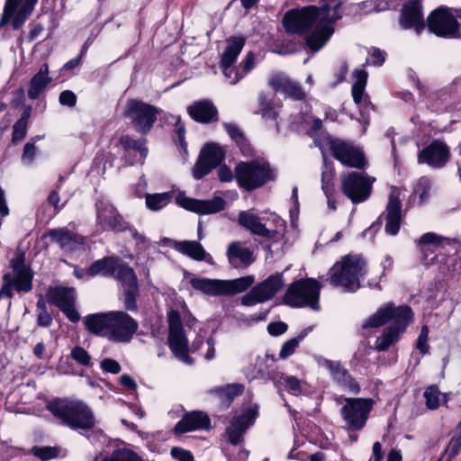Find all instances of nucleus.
I'll use <instances>...</instances> for the list:
<instances>
[{
  "label": "nucleus",
  "instance_id": "1",
  "mask_svg": "<svg viewBox=\"0 0 461 461\" xmlns=\"http://www.w3.org/2000/svg\"><path fill=\"white\" fill-rule=\"evenodd\" d=\"M340 0H321L320 7L309 5L301 10H291L283 18L289 33H304L312 28L307 36L308 47L320 50L334 32L333 23L341 18Z\"/></svg>",
  "mask_w": 461,
  "mask_h": 461
},
{
  "label": "nucleus",
  "instance_id": "2",
  "mask_svg": "<svg viewBox=\"0 0 461 461\" xmlns=\"http://www.w3.org/2000/svg\"><path fill=\"white\" fill-rule=\"evenodd\" d=\"M412 319L413 312L410 306H396L393 303H387L370 315L363 322L362 328H378L392 321V323L384 329L376 341V346H391L400 341Z\"/></svg>",
  "mask_w": 461,
  "mask_h": 461
},
{
  "label": "nucleus",
  "instance_id": "3",
  "mask_svg": "<svg viewBox=\"0 0 461 461\" xmlns=\"http://www.w3.org/2000/svg\"><path fill=\"white\" fill-rule=\"evenodd\" d=\"M85 325L90 332L115 343L129 342L139 328L138 322L122 311L90 314Z\"/></svg>",
  "mask_w": 461,
  "mask_h": 461
},
{
  "label": "nucleus",
  "instance_id": "4",
  "mask_svg": "<svg viewBox=\"0 0 461 461\" xmlns=\"http://www.w3.org/2000/svg\"><path fill=\"white\" fill-rule=\"evenodd\" d=\"M47 410L60 422L72 429L92 430L87 438L92 435L103 433L99 429H94L95 418L92 410L83 401L77 399H55L47 404Z\"/></svg>",
  "mask_w": 461,
  "mask_h": 461
},
{
  "label": "nucleus",
  "instance_id": "5",
  "mask_svg": "<svg viewBox=\"0 0 461 461\" xmlns=\"http://www.w3.org/2000/svg\"><path fill=\"white\" fill-rule=\"evenodd\" d=\"M330 282L341 286L346 292H356L360 287V278L366 274L365 261L357 256H347L330 269Z\"/></svg>",
  "mask_w": 461,
  "mask_h": 461
},
{
  "label": "nucleus",
  "instance_id": "6",
  "mask_svg": "<svg viewBox=\"0 0 461 461\" xmlns=\"http://www.w3.org/2000/svg\"><path fill=\"white\" fill-rule=\"evenodd\" d=\"M321 288V284L314 278L298 280L290 285L284 296V302L291 307H309L318 311Z\"/></svg>",
  "mask_w": 461,
  "mask_h": 461
},
{
  "label": "nucleus",
  "instance_id": "7",
  "mask_svg": "<svg viewBox=\"0 0 461 461\" xmlns=\"http://www.w3.org/2000/svg\"><path fill=\"white\" fill-rule=\"evenodd\" d=\"M235 177L239 185L246 190H253L275 177L269 164L264 160L240 162L235 167Z\"/></svg>",
  "mask_w": 461,
  "mask_h": 461
},
{
  "label": "nucleus",
  "instance_id": "8",
  "mask_svg": "<svg viewBox=\"0 0 461 461\" xmlns=\"http://www.w3.org/2000/svg\"><path fill=\"white\" fill-rule=\"evenodd\" d=\"M160 109L138 99L127 101L124 108V116L134 129L142 134H147L153 127Z\"/></svg>",
  "mask_w": 461,
  "mask_h": 461
},
{
  "label": "nucleus",
  "instance_id": "9",
  "mask_svg": "<svg viewBox=\"0 0 461 461\" xmlns=\"http://www.w3.org/2000/svg\"><path fill=\"white\" fill-rule=\"evenodd\" d=\"M428 26L431 32L446 38H461V23L455 18L453 10L438 7L428 17Z\"/></svg>",
  "mask_w": 461,
  "mask_h": 461
},
{
  "label": "nucleus",
  "instance_id": "10",
  "mask_svg": "<svg viewBox=\"0 0 461 461\" xmlns=\"http://www.w3.org/2000/svg\"><path fill=\"white\" fill-rule=\"evenodd\" d=\"M375 178L357 172H351L341 179L343 194L352 203H359L368 199Z\"/></svg>",
  "mask_w": 461,
  "mask_h": 461
},
{
  "label": "nucleus",
  "instance_id": "11",
  "mask_svg": "<svg viewBox=\"0 0 461 461\" xmlns=\"http://www.w3.org/2000/svg\"><path fill=\"white\" fill-rule=\"evenodd\" d=\"M274 221L276 228L271 230L267 229L260 217L251 210L240 212L238 218L239 224L249 230L252 234L277 241L283 236L282 232L285 228V221L277 216H275Z\"/></svg>",
  "mask_w": 461,
  "mask_h": 461
},
{
  "label": "nucleus",
  "instance_id": "12",
  "mask_svg": "<svg viewBox=\"0 0 461 461\" xmlns=\"http://www.w3.org/2000/svg\"><path fill=\"white\" fill-rule=\"evenodd\" d=\"M372 406L371 399L346 398L341 416L350 429L359 430L365 426Z\"/></svg>",
  "mask_w": 461,
  "mask_h": 461
},
{
  "label": "nucleus",
  "instance_id": "13",
  "mask_svg": "<svg viewBox=\"0 0 461 461\" xmlns=\"http://www.w3.org/2000/svg\"><path fill=\"white\" fill-rule=\"evenodd\" d=\"M284 285L282 275H272L246 294L241 299V303L245 306H253L268 301L283 288Z\"/></svg>",
  "mask_w": 461,
  "mask_h": 461
},
{
  "label": "nucleus",
  "instance_id": "14",
  "mask_svg": "<svg viewBox=\"0 0 461 461\" xmlns=\"http://www.w3.org/2000/svg\"><path fill=\"white\" fill-rule=\"evenodd\" d=\"M225 151L216 143L206 144L201 150L198 160L193 169L195 179H201L218 167L224 159Z\"/></svg>",
  "mask_w": 461,
  "mask_h": 461
},
{
  "label": "nucleus",
  "instance_id": "15",
  "mask_svg": "<svg viewBox=\"0 0 461 461\" xmlns=\"http://www.w3.org/2000/svg\"><path fill=\"white\" fill-rule=\"evenodd\" d=\"M258 416V407L254 404L240 413L234 415L230 426L226 429L229 441L239 445L243 441V435L251 427Z\"/></svg>",
  "mask_w": 461,
  "mask_h": 461
},
{
  "label": "nucleus",
  "instance_id": "16",
  "mask_svg": "<svg viewBox=\"0 0 461 461\" xmlns=\"http://www.w3.org/2000/svg\"><path fill=\"white\" fill-rule=\"evenodd\" d=\"M330 146L334 158L343 165L357 168L365 167L366 159L359 148L339 140H330Z\"/></svg>",
  "mask_w": 461,
  "mask_h": 461
},
{
  "label": "nucleus",
  "instance_id": "17",
  "mask_svg": "<svg viewBox=\"0 0 461 461\" xmlns=\"http://www.w3.org/2000/svg\"><path fill=\"white\" fill-rule=\"evenodd\" d=\"M48 301L60 309L73 322L79 321L80 316L74 307L76 292L73 288L55 287L49 291Z\"/></svg>",
  "mask_w": 461,
  "mask_h": 461
},
{
  "label": "nucleus",
  "instance_id": "18",
  "mask_svg": "<svg viewBox=\"0 0 461 461\" xmlns=\"http://www.w3.org/2000/svg\"><path fill=\"white\" fill-rule=\"evenodd\" d=\"M176 201L179 206L185 210L200 214L216 213L225 207V201L221 197H214L211 200H198L179 194Z\"/></svg>",
  "mask_w": 461,
  "mask_h": 461
},
{
  "label": "nucleus",
  "instance_id": "19",
  "mask_svg": "<svg viewBox=\"0 0 461 461\" xmlns=\"http://www.w3.org/2000/svg\"><path fill=\"white\" fill-rule=\"evenodd\" d=\"M449 157L450 150L447 144L435 140L419 154L418 162L426 163L434 168H440L447 164Z\"/></svg>",
  "mask_w": 461,
  "mask_h": 461
},
{
  "label": "nucleus",
  "instance_id": "20",
  "mask_svg": "<svg viewBox=\"0 0 461 461\" xmlns=\"http://www.w3.org/2000/svg\"><path fill=\"white\" fill-rule=\"evenodd\" d=\"M96 206L97 224L102 229L120 232L128 228L127 222L122 220V216L112 204L100 201L97 203Z\"/></svg>",
  "mask_w": 461,
  "mask_h": 461
},
{
  "label": "nucleus",
  "instance_id": "21",
  "mask_svg": "<svg viewBox=\"0 0 461 461\" xmlns=\"http://www.w3.org/2000/svg\"><path fill=\"white\" fill-rule=\"evenodd\" d=\"M317 361L319 366L329 370L332 379L344 389L355 393L360 391L358 384L351 377L339 362L321 357L317 358Z\"/></svg>",
  "mask_w": 461,
  "mask_h": 461
},
{
  "label": "nucleus",
  "instance_id": "22",
  "mask_svg": "<svg viewBox=\"0 0 461 461\" xmlns=\"http://www.w3.org/2000/svg\"><path fill=\"white\" fill-rule=\"evenodd\" d=\"M401 189L395 186L391 187L388 204L386 207L387 216L385 231L390 235H396L400 229L401 222Z\"/></svg>",
  "mask_w": 461,
  "mask_h": 461
},
{
  "label": "nucleus",
  "instance_id": "23",
  "mask_svg": "<svg viewBox=\"0 0 461 461\" xmlns=\"http://www.w3.org/2000/svg\"><path fill=\"white\" fill-rule=\"evenodd\" d=\"M122 268L130 267L122 264L118 258H104L94 262L86 271V274L90 276H95L97 275L113 276L120 282L124 278V275H122L121 272Z\"/></svg>",
  "mask_w": 461,
  "mask_h": 461
},
{
  "label": "nucleus",
  "instance_id": "24",
  "mask_svg": "<svg viewBox=\"0 0 461 461\" xmlns=\"http://www.w3.org/2000/svg\"><path fill=\"white\" fill-rule=\"evenodd\" d=\"M48 236L51 241L59 244L60 249L66 252L79 249L85 244V239L82 236L73 233L65 228L51 229L48 231Z\"/></svg>",
  "mask_w": 461,
  "mask_h": 461
},
{
  "label": "nucleus",
  "instance_id": "25",
  "mask_svg": "<svg viewBox=\"0 0 461 461\" xmlns=\"http://www.w3.org/2000/svg\"><path fill=\"white\" fill-rule=\"evenodd\" d=\"M421 6L418 1L408 3L402 11L401 23L405 29L413 28L420 34L425 28Z\"/></svg>",
  "mask_w": 461,
  "mask_h": 461
},
{
  "label": "nucleus",
  "instance_id": "26",
  "mask_svg": "<svg viewBox=\"0 0 461 461\" xmlns=\"http://www.w3.org/2000/svg\"><path fill=\"white\" fill-rule=\"evenodd\" d=\"M226 255L229 263L234 267L249 266L254 262L253 251L240 241H233L228 246Z\"/></svg>",
  "mask_w": 461,
  "mask_h": 461
},
{
  "label": "nucleus",
  "instance_id": "27",
  "mask_svg": "<svg viewBox=\"0 0 461 461\" xmlns=\"http://www.w3.org/2000/svg\"><path fill=\"white\" fill-rule=\"evenodd\" d=\"M210 427V420L207 415L202 411H193L185 414L180 420L176 427V434H183L196 429H208Z\"/></svg>",
  "mask_w": 461,
  "mask_h": 461
},
{
  "label": "nucleus",
  "instance_id": "28",
  "mask_svg": "<svg viewBox=\"0 0 461 461\" xmlns=\"http://www.w3.org/2000/svg\"><path fill=\"white\" fill-rule=\"evenodd\" d=\"M173 249L181 254L187 256L197 261H205L209 264H212V258L208 254L203 247L195 240H184L176 241L174 240L172 243Z\"/></svg>",
  "mask_w": 461,
  "mask_h": 461
},
{
  "label": "nucleus",
  "instance_id": "29",
  "mask_svg": "<svg viewBox=\"0 0 461 461\" xmlns=\"http://www.w3.org/2000/svg\"><path fill=\"white\" fill-rule=\"evenodd\" d=\"M122 274L124 278L120 282L124 288V305L129 311L137 309L136 295L138 293L137 277L132 268H122Z\"/></svg>",
  "mask_w": 461,
  "mask_h": 461
},
{
  "label": "nucleus",
  "instance_id": "30",
  "mask_svg": "<svg viewBox=\"0 0 461 461\" xmlns=\"http://www.w3.org/2000/svg\"><path fill=\"white\" fill-rule=\"evenodd\" d=\"M269 86L276 92H283L294 99H303L304 92L295 83L284 75H274L269 78Z\"/></svg>",
  "mask_w": 461,
  "mask_h": 461
},
{
  "label": "nucleus",
  "instance_id": "31",
  "mask_svg": "<svg viewBox=\"0 0 461 461\" xmlns=\"http://www.w3.org/2000/svg\"><path fill=\"white\" fill-rule=\"evenodd\" d=\"M167 321L169 328L168 339L170 346H186L185 338L180 314L176 310H171L167 313Z\"/></svg>",
  "mask_w": 461,
  "mask_h": 461
},
{
  "label": "nucleus",
  "instance_id": "32",
  "mask_svg": "<svg viewBox=\"0 0 461 461\" xmlns=\"http://www.w3.org/2000/svg\"><path fill=\"white\" fill-rule=\"evenodd\" d=\"M187 111L192 119L203 123L211 122L217 114L215 106L206 100L190 105Z\"/></svg>",
  "mask_w": 461,
  "mask_h": 461
},
{
  "label": "nucleus",
  "instance_id": "33",
  "mask_svg": "<svg viewBox=\"0 0 461 461\" xmlns=\"http://www.w3.org/2000/svg\"><path fill=\"white\" fill-rule=\"evenodd\" d=\"M21 1L22 0H6L4 14L0 21L1 26H5V24H7L13 16V27L15 30L21 28L23 25L25 21L28 19L29 15L25 14L24 13H22L21 10H19L14 14L18 5L21 4Z\"/></svg>",
  "mask_w": 461,
  "mask_h": 461
},
{
  "label": "nucleus",
  "instance_id": "34",
  "mask_svg": "<svg viewBox=\"0 0 461 461\" xmlns=\"http://www.w3.org/2000/svg\"><path fill=\"white\" fill-rule=\"evenodd\" d=\"M276 360L274 355L267 353L265 357H258L255 368L248 371L246 375L249 380L254 379H269L272 377V366Z\"/></svg>",
  "mask_w": 461,
  "mask_h": 461
},
{
  "label": "nucleus",
  "instance_id": "35",
  "mask_svg": "<svg viewBox=\"0 0 461 461\" xmlns=\"http://www.w3.org/2000/svg\"><path fill=\"white\" fill-rule=\"evenodd\" d=\"M48 75L49 66L47 64L41 65L39 72L31 79L30 88L28 90V96L30 99H36L51 82V77Z\"/></svg>",
  "mask_w": 461,
  "mask_h": 461
},
{
  "label": "nucleus",
  "instance_id": "36",
  "mask_svg": "<svg viewBox=\"0 0 461 461\" xmlns=\"http://www.w3.org/2000/svg\"><path fill=\"white\" fill-rule=\"evenodd\" d=\"M192 287L210 296L222 295V280L209 278H193L190 281Z\"/></svg>",
  "mask_w": 461,
  "mask_h": 461
},
{
  "label": "nucleus",
  "instance_id": "37",
  "mask_svg": "<svg viewBox=\"0 0 461 461\" xmlns=\"http://www.w3.org/2000/svg\"><path fill=\"white\" fill-rule=\"evenodd\" d=\"M245 45V39L233 37L227 40V47L221 56V65H233Z\"/></svg>",
  "mask_w": 461,
  "mask_h": 461
},
{
  "label": "nucleus",
  "instance_id": "38",
  "mask_svg": "<svg viewBox=\"0 0 461 461\" xmlns=\"http://www.w3.org/2000/svg\"><path fill=\"white\" fill-rule=\"evenodd\" d=\"M254 283L252 276H247L233 280H222V295H234L244 292Z\"/></svg>",
  "mask_w": 461,
  "mask_h": 461
},
{
  "label": "nucleus",
  "instance_id": "39",
  "mask_svg": "<svg viewBox=\"0 0 461 461\" xmlns=\"http://www.w3.org/2000/svg\"><path fill=\"white\" fill-rule=\"evenodd\" d=\"M423 396L426 406L429 410H436L439 406L446 404L448 401L447 395L441 393L436 385L428 386L424 391Z\"/></svg>",
  "mask_w": 461,
  "mask_h": 461
},
{
  "label": "nucleus",
  "instance_id": "40",
  "mask_svg": "<svg viewBox=\"0 0 461 461\" xmlns=\"http://www.w3.org/2000/svg\"><path fill=\"white\" fill-rule=\"evenodd\" d=\"M355 82L352 86V97L356 104H359L364 96L365 88L366 86L367 73L362 69H356L353 72Z\"/></svg>",
  "mask_w": 461,
  "mask_h": 461
},
{
  "label": "nucleus",
  "instance_id": "41",
  "mask_svg": "<svg viewBox=\"0 0 461 461\" xmlns=\"http://www.w3.org/2000/svg\"><path fill=\"white\" fill-rule=\"evenodd\" d=\"M172 197L173 194L170 192L148 194L145 202L149 210L156 212L166 207L171 202Z\"/></svg>",
  "mask_w": 461,
  "mask_h": 461
},
{
  "label": "nucleus",
  "instance_id": "42",
  "mask_svg": "<svg viewBox=\"0 0 461 461\" xmlns=\"http://www.w3.org/2000/svg\"><path fill=\"white\" fill-rule=\"evenodd\" d=\"M450 243V239L438 235L434 232H427L423 234L418 240V246L420 248V250L423 254H425L426 246L439 248L444 247L446 244L449 245Z\"/></svg>",
  "mask_w": 461,
  "mask_h": 461
},
{
  "label": "nucleus",
  "instance_id": "43",
  "mask_svg": "<svg viewBox=\"0 0 461 461\" xmlns=\"http://www.w3.org/2000/svg\"><path fill=\"white\" fill-rule=\"evenodd\" d=\"M173 357L185 365H192L198 358L202 348H169Z\"/></svg>",
  "mask_w": 461,
  "mask_h": 461
},
{
  "label": "nucleus",
  "instance_id": "44",
  "mask_svg": "<svg viewBox=\"0 0 461 461\" xmlns=\"http://www.w3.org/2000/svg\"><path fill=\"white\" fill-rule=\"evenodd\" d=\"M282 385L285 390L294 395H299L307 391V383L304 380L299 379L294 375L282 376Z\"/></svg>",
  "mask_w": 461,
  "mask_h": 461
},
{
  "label": "nucleus",
  "instance_id": "45",
  "mask_svg": "<svg viewBox=\"0 0 461 461\" xmlns=\"http://www.w3.org/2000/svg\"><path fill=\"white\" fill-rule=\"evenodd\" d=\"M244 386L240 384H230L211 390V393L217 394L222 401L231 402L235 397L241 394Z\"/></svg>",
  "mask_w": 461,
  "mask_h": 461
},
{
  "label": "nucleus",
  "instance_id": "46",
  "mask_svg": "<svg viewBox=\"0 0 461 461\" xmlns=\"http://www.w3.org/2000/svg\"><path fill=\"white\" fill-rule=\"evenodd\" d=\"M145 140H133L129 135L122 136L120 139V144L124 150L135 149L140 152L142 158H145L148 153L147 148L144 147Z\"/></svg>",
  "mask_w": 461,
  "mask_h": 461
},
{
  "label": "nucleus",
  "instance_id": "47",
  "mask_svg": "<svg viewBox=\"0 0 461 461\" xmlns=\"http://www.w3.org/2000/svg\"><path fill=\"white\" fill-rule=\"evenodd\" d=\"M165 121L167 123L175 124L176 131L177 133L178 140L181 147L185 150L186 149V142L185 141V129L184 124L181 122V119L177 115L174 114H167L165 116Z\"/></svg>",
  "mask_w": 461,
  "mask_h": 461
},
{
  "label": "nucleus",
  "instance_id": "48",
  "mask_svg": "<svg viewBox=\"0 0 461 461\" xmlns=\"http://www.w3.org/2000/svg\"><path fill=\"white\" fill-rule=\"evenodd\" d=\"M103 461H142L135 453L128 449L114 451L110 456Z\"/></svg>",
  "mask_w": 461,
  "mask_h": 461
},
{
  "label": "nucleus",
  "instance_id": "49",
  "mask_svg": "<svg viewBox=\"0 0 461 461\" xmlns=\"http://www.w3.org/2000/svg\"><path fill=\"white\" fill-rule=\"evenodd\" d=\"M37 155V148L35 146V141L33 140L28 141L23 150V155L21 158L22 163L30 166L33 163Z\"/></svg>",
  "mask_w": 461,
  "mask_h": 461
},
{
  "label": "nucleus",
  "instance_id": "50",
  "mask_svg": "<svg viewBox=\"0 0 461 461\" xmlns=\"http://www.w3.org/2000/svg\"><path fill=\"white\" fill-rule=\"evenodd\" d=\"M38 323L41 326H49L52 321L51 316L47 311L46 303L42 297L37 302Z\"/></svg>",
  "mask_w": 461,
  "mask_h": 461
},
{
  "label": "nucleus",
  "instance_id": "51",
  "mask_svg": "<svg viewBox=\"0 0 461 461\" xmlns=\"http://www.w3.org/2000/svg\"><path fill=\"white\" fill-rule=\"evenodd\" d=\"M323 156V161H324V167L325 169L322 171L321 174V183H322V190L326 196H329V194L331 193L332 187H331V181L333 178V171L331 168H329L327 166L326 157L324 153H322Z\"/></svg>",
  "mask_w": 461,
  "mask_h": 461
},
{
  "label": "nucleus",
  "instance_id": "52",
  "mask_svg": "<svg viewBox=\"0 0 461 461\" xmlns=\"http://www.w3.org/2000/svg\"><path fill=\"white\" fill-rule=\"evenodd\" d=\"M70 356L80 365L89 366L91 364V357L84 348H72Z\"/></svg>",
  "mask_w": 461,
  "mask_h": 461
},
{
  "label": "nucleus",
  "instance_id": "53",
  "mask_svg": "<svg viewBox=\"0 0 461 461\" xmlns=\"http://www.w3.org/2000/svg\"><path fill=\"white\" fill-rule=\"evenodd\" d=\"M259 101V113L263 117L275 118L276 113L273 111L272 103L267 98L264 94H260Z\"/></svg>",
  "mask_w": 461,
  "mask_h": 461
},
{
  "label": "nucleus",
  "instance_id": "54",
  "mask_svg": "<svg viewBox=\"0 0 461 461\" xmlns=\"http://www.w3.org/2000/svg\"><path fill=\"white\" fill-rule=\"evenodd\" d=\"M430 183L426 177H421L418 180L415 187V192L420 195V201L425 202L429 196Z\"/></svg>",
  "mask_w": 461,
  "mask_h": 461
},
{
  "label": "nucleus",
  "instance_id": "55",
  "mask_svg": "<svg viewBox=\"0 0 461 461\" xmlns=\"http://www.w3.org/2000/svg\"><path fill=\"white\" fill-rule=\"evenodd\" d=\"M27 122L17 121L13 127L12 141L14 143L23 140L27 134Z\"/></svg>",
  "mask_w": 461,
  "mask_h": 461
},
{
  "label": "nucleus",
  "instance_id": "56",
  "mask_svg": "<svg viewBox=\"0 0 461 461\" xmlns=\"http://www.w3.org/2000/svg\"><path fill=\"white\" fill-rule=\"evenodd\" d=\"M461 449V431L456 432L449 441L446 452L450 458L456 456Z\"/></svg>",
  "mask_w": 461,
  "mask_h": 461
},
{
  "label": "nucleus",
  "instance_id": "57",
  "mask_svg": "<svg viewBox=\"0 0 461 461\" xmlns=\"http://www.w3.org/2000/svg\"><path fill=\"white\" fill-rule=\"evenodd\" d=\"M32 452L41 460H49L58 455L57 450L50 447H33Z\"/></svg>",
  "mask_w": 461,
  "mask_h": 461
},
{
  "label": "nucleus",
  "instance_id": "58",
  "mask_svg": "<svg viewBox=\"0 0 461 461\" xmlns=\"http://www.w3.org/2000/svg\"><path fill=\"white\" fill-rule=\"evenodd\" d=\"M224 77L230 79V84L238 83L242 77L243 74H240L236 68H232V65H221Z\"/></svg>",
  "mask_w": 461,
  "mask_h": 461
},
{
  "label": "nucleus",
  "instance_id": "59",
  "mask_svg": "<svg viewBox=\"0 0 461 461\" xmlns=\"http://www.w3.org/2000/svg\"><path fill=\"white\" fill-rule=\"evenodd\" d=\"M170 454L177 461H194L191 452L181 447H172Z\"/></svg>",
  "mask_w": 461,
  "mask_h": 461
},
{
  "label": "nucleus",
  "instance_id": "60",
  "mask_svg": "<svg viewBox=\"0 0 461 461\" xmlns=\"http://www.w3.org/2000/svg\"><path fill=\"white\" fill-rule=\"evenodd\" d=\"M59 100L62 105L73 107L76 105L77 96L72 91L66 90L60 93Z\"/></svg>",
  "mask_w": 461,
  "mask_h": 461
},
{
  "label": "nucleus",
  "instance_id": "61",
  "mask_svg": "<svg viewBox=\"0 0 461 461\" xmlns=\"http://www.w3.org/2000/svg\"><path fill=\"white\" fill-rule=\"evenodd\" d=\"M101 367L104 371L111 374H118L121 370L120 364L117 361L110 358L104 359L101 362Z\"/></svg>",
  "mask_w": 461,
  "mask_h": 461
},
{
  "label": "nucleus",
  "instance_id": "62",
  "mask_svg": "<svg viewBox=\"0 0 461 461\" xmlns=\"http://www.w3.org/2000/svg\"><path fill=\"white\" fill-rule=\"evenodd\" d=\"M287 330V325L285 322L277 321L269 323L267 326V331L272 336H279L285 333Z\"/></svg>",
  "mask_w": 461,
  "mask_h": 461
},
{
  "label": "nucleus",
  "instance_id": "63",
  "mask_svg": "<svg viewBox=\"0 0 461 461\" xmlns=\"http://www.w3.org/2000/svg\"><path fill=\"white\" fill-rule=\"evenodd\" d=\"M119 383L128 390L134 391L137 388V384L134 379L127 374H123L120 376Z\"/></svg>",
  "mask_w": 461,
  "mask_h": 461
},
{
  "label": "nucleus",
  "instance_id": "64",
  "mask_svg": "<svg viewBox=\"0 0 461 461\" xmlns=\"http://www.w3.org/2000/svg\"><path fill=\"white\" fill-rule=\"evenodd\" d=\"M385 59V53L378 49L371 52V62L375 66H382Z\"/></svg>",
  "mask_w": 461,
  "mask_h": 461
}]
</instances>
